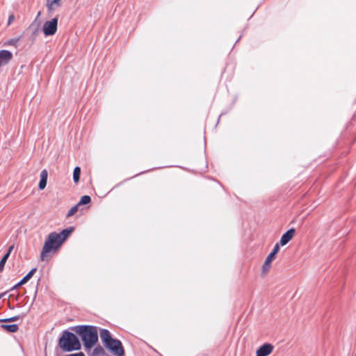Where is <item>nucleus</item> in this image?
I'll use <instances>...</instances> for the list:
<instances>
[{
	"label": "nucleus",
	"mask_w": 356,
	"mask_h": 356,
	"mask_svg": "<svg viewBox=\"0 0 356 356\" xmlns=\"http://www.w3.org/2000/svg\"><path fill=\"white\" fill-rule=\"evenodd\" d=\"M74 230L73 227L65 229L60 233L51 232L50 233L42 247V250L40 254V259L42 261H44L49 253L51 252H56L63 243L67 239L70 234Z\"/></svg>",
	"instance_id": "nucleus-1"
},
{
	"label": "nucleus",
	"mask_w": 356,
	"mask_h": 356,
	"mask_svg": "<svg viewBox=\"0 0 356 356\" xmlns=\"http://www.w3.org/2000/svg\"><path fill=\"white\" fill-rule=\"evenodd\" d=\"M73 330L78 334L86 348H91L98 340L97 328L91 325H79L73 327Z\"/></svg>",
	"instance_id": "nucleus-2"
},
{
	"label": "nucleus",
	"mask_w": 356,
	"mask_h": 356,
	"mask_svg": "<svg viewBox=\"0 0 356 356\" xmlns=\"http://www.w3.org/2000/svg\"><path fill=\"white\" fill-rule=\"evenodd\" d=\"M60 348L66 352L78 350L81 348V343L77 337L72 332L64 331L59 339Z\"/></svg>",
	"instance_id": "nucleus-3"
},
{
	"label": "nucleus",
	"mask_w": 356,
	"mask_h": 356,
	"mask_svg": "<svg viewBox=\"0 0 356 356\" xmlns=\"http://www.w3.org/2000/svg\"><path fill=\"white\" fill-rule=\"evenodd\" d=\"M105 346L116 356H124V350L121 341L116 339H112L105 344Z\"/></svg>",
	"instance_id": "nucleus-4"
},
{
	"label": "nucleus",
	"mask_w": 356,
	"mask_h": 356,
	"mask_svg": "<svg viewBox=\"0 0 356 356\" xmlns=\"http://www.w3.org/2000/svg\"><path fill=\"white\" fill-rule=\"evenodd\" d=\"M58 27V18L54 17L50 21L44 23L42 31L45 36L53 35L56 33Z\"/></svg>",
	"instance_id": "nucleus-5"
},
{
	"label": "nucleus",
	"mask_w": 356,
	"mask_h": 356,
	"mask_svg": "<svg viewBox=\"0 0 356 356\" xmlns=\"http://www.w3.org/2000/svg\"><path fill=\"white\" fill-rule=\"evenodd\" d=\"M280 245L279 243H276L272 250V252L268 255L266 257L263 266L262 270L264 272L268 271L270 267V264L272 261L275 259L276 254L280 250Z\"/></svg>",
	"instance_id": "nucleus-6"
},
{
	"label": "nucleus",
	"mask_w": 356,
	"mask_h": 356,
	"mask_svg": "<svg viewBox=\"0 0 356 356\" xmlns=\"http://www.w3.org/2000/svg\"><path fill=\"white\" fill-rule=\"evenodd\" d=\"M273 350V346L270 343H264L256 352V356H268Z\"/></svg>",
	"instance_id": "nucleus-7"
},
{
	"label": "nucleus",
	"mask_w": 356,
	"mask_h": 356,
	"mask_svg": "<svg viewBox=\"0 0 356 356\" xmlns=\"http://www.w3.org/2000/svg\"><path fill=\"white\" fill-rule=\"evenodd\" d=\"M13 58V54L8 50L0 51V67L7 65Z\"/></svg>",
	"instance_id": "nucleus-8"
},
{
	"label": "nucleus",
	"mask_w": 356,
	"mask_h": 356,
	"mask_svg": "<svg viewBox=\"0 0 356 356\" xmlns=\"http://www.w3.org/2000/svg\"><path fill=\"white\" fill-rule=\"evenodd\" d=\"M296 232L294 228H291L286 232L281 237L280 244L281 245H285L287 244L293 238Z\"/></svg>",
	"instance_id": "nucleus-9"
},
{
	"label": "nucleus",
	"mask_w": 356,
	"mask_h": 356,
	"mask_svg": "<svg viewBox=\"0 0 356 356\" xmlns=\"http://www.w3.org/2000/svg\"><path fill=\"white\" fill-rule=\"evenodd\" d=\"M40 180L39 182V188L40 190H43L46 186H47V177H48V172L46 170H42L40 172Z\"/></svg>",
	"instance_id": "nucleus-10"
},
{
	"label": "nucleus",
	"mask_w": 356,
	"mask_h": 356,
	"mask_svg": "<svg viewBox=\"0 0 356 356\" xmlns=\"http://www.w3.org/2000/svg\"><path fill=\"white\" fill-rule=\"evenodd\" d=\"M100 338L104 345L113 339L110 332L106 329H102L100 330Z\"/></svg>",
	"instance_id": "nucleus-11"
},
{
	"label": "nucleus",
	"mask_w": 356,
	"mask_h": 356,
	"mask_svg": "<svg viewBox=\"0 0 356 356\" xmlns=\"http://www.w3.org/2000/svg\"><path fill=\"white\" fill-rule=\"evenodd\" d=\"M60 6V0H48L47 7L49 12H53L56 8Z\"/></svg>",
	"instance_id": "nucleus-12"
},
{
	"label": "nucleus",
	"mask_w": 356,
	"mask_h": 356,
	"mask_svg": "<svg viewBox=\"0 0 356 356\" xmlns=\"http://www.w3.org/2000/svg\"><path fill=\"white\" fill-rule=\"evenodd\" d=\"M37 269L35 268L31 269L29 273L24 276L22 280L19 282V284H26L34 275V273L36 272Z\"/></svg>",
	"instance_id": "nucleus-13"
},
{
	"label": "nucleus",
	"mask_w": 356,
	"mask_h": 356,
	"mask_svg": "<svg viewBox=\"0 0 356 356\" xmlns=\"http://www.w3.org/2000/svg\"><path fill=\"white\" fill-rule=\"evenodd\" d=\"M1 327L4 330H7L9 332H15L18 330V325L17 324H10V325H1Z\"/></svg>",
	"instance_id": "nucleus-14"
},
{
	"label": "nucleus",
	"mask_w": 356,
	"mask_h": 356,
	"mask_svg": "<svg viewBox=\"0 0 356 356\" xmlns=\"http://www.w3.org/2000/svg\"><path fill=\"white\" fill-rule=\"evenodd\" d=\"M81 175V168L79 167H76L74 169L73 172V179L75 183H77L79 181Z\"/></svg>",
	"instance_id": "nucleus-15"
},
{
	"label": "nucleus",
	"mask_w": 356,
	"mask_h": 356,
	"mask_svg": "<svg viewBox=\"0 0 356 356\" xmlns=\"http://www.w3.org/2000/svg\"><path fill=\"white\" fill-rule=\"evenodd\" d=\"M90 201H91V198H90V196H88V195H83V196H82L81 197V200H80V201L78 203V205L80 206V205L87 204Z\"/></svg>",
	"instance_id": "nucleus-16"
},
{
	"label": "nucleus",
	"mask_w": 356,
	"mask_h": 356,
	"mask_svg": "<svg viewBox=\"0 0 356 356\" xmlns=\"http://www.w3.org/2000/svg\"><path fill=\"white\" fill-rule=\"evenodd\" d=\"M79 206L78 205V204L74 207H72L67 212V218H70L71 216H72L73 215H74L77 211H78V207Z\"/></svg>",
	"instance_id": "nucleus-17"
},
{
	"label": "nucleus",
	"mask_w": 356,
	"mask_h": 356,
	"mask_svg": "<svg viewBox=\"0 0 356 356\" xmlns=\"http://www.w3.org/2000/svg\"><path fill=\"white\" fill-rule=\"evenodd\" d=\"M8 254H5L1 260L0 261V272H1L5 266L7 259H8Z\"/></svg>",
	"instance_id": "nucleus-18"
},
{
	"label": "nucleus",
	"mask_w": 356,
	"mask_h": 356,
	"mask_svg": "<svg viewBox=\"0 0 356 356\" xmlns=\"http://www.w3.org/2000/svg\"><path fill=\"white\" fill-rule=\"evenodd\" d=\"M93 353L96 355H102L104 354V350L101 346H97L95 348Z\"/></svg>",
	"instance_id": "nucleus-19"
},
{
	"label": "nucleus",
	"mask_w": 356,
	"mask_h": 356,
	"mask_svg": "<svg viewBox=\"0 0 356 356\" xmlns=\"http://www.w3.org/2000/svg\"><path fill=\"white\" fill-rule=\"evenodd\" d=\"M20 40H21V37L17 38H13V39H11L10 40H9L8 42V44L10 45L15 46V47H17L18 43Z\"/></svg>",
	"instance_id": "nucleus-20"
},
{
	"label": "nucleus",
	"mask_w": 356,
	"mask_h": 356,
	"mask_svg": "<svg viewBox=\"0 0 356 356\" xmlns=\"http://www.w3.org/2000/svg\"><path fill=\"white\" fill-rule=\"evenodd\" d=\"M18 319H19V316H13V317L8 318L2 319V320H1V322H14V321H17Z\"/></svg>",
	"instance_id": "nucleus-21"
},
{
	"label": "nucleus",
	"mask_w": 356,
	"mask_h": 356,
	"mask_svg": "<svg viewBox=\"0 0 356 356\" xmlns=\"http://www.w3.org/2000/svg\"><path fill=\"white\" fill-rule=\"evenodd\" d=\"M14 19H15V16L13 15H10L8 17V25L11 24V23L14 21Z\"/></svg>",
	"instance_id": "nucleus-22"
},
{
	"label": "nucleus",
	"mask_w": 356,
	"mask_h": 356,
	"mask_svg": "<svg viewBox=\"0 0 356 356\" xmlns=\"http://www.w3.org/2000/svg\"><path fill=\"white\" fill-rule=\"evenodd\" d=\"M66 356H85V355L83 353H78L70 354Z\"/></svg>",
	"instance_id": "nucleus-23"
},
{
	"label": "nucleus",
	"mask_w": 356,
	"mask_h": 356,
	"mask_svg": "<svg viewBox=\"0 0 356 356\" xmlns=\"http://www.w3.org/2000/svg\"><path fill=\"white\" fill-rule=\"evenodd\" d=\"M14 248V245H12L9 247L8 250V252L6 253V254H8V257L10 256L12 250H13Z\"/></svg>",
	"instance_id": "nucleus-24"
},
{
	"label": "nucleus",
	"mask_w": 356,
	"mask_h": 356,
	"mask_svg": "<svg viewBox=\"0 0 356 356\" xmlns=\"http://www.w3.org/2000/svg\"><path fill=\"white\" fill-rule=\"evenodd\" d=\"M22 284H19V282L17 284H15V286L11 289V290H14V289H17V287H19V286H22Z\"/></svg>",
	"instance_id": "nucleus-25"
},
{
	"label": "nucleus",
	"mask_w": 356,
	"mask_h": 356,
	"mask_svg": "<svg viewBox=\"0 0 356 356\" xmlns=\"http://www.w3.org/2000/svg\"><path fill=\"white\" fill-rule=\"evenodd\" d=\"M6 292L2 293H0V299H1V298H3V297L6 295Z\"/></svg>",
	"instance_id": "nucleus-26"
}]
</instances>
